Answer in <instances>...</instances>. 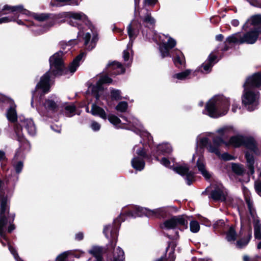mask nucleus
<instances>
[{"instance_id":"nucleus-1","label":"nucleus","mask_w":261,"mask_h":261,"mask_svg":"<svg viewBox=\"0 0 261 261\" xmlns=\"http://www.w3.org/2000/svg\"><path fill=\"white\" fill-rule=\"evenodd\" d=\"M168 213L166 207H160L152 210L147 208L139 207L137 205H131L122 209V212L119 217L114 221V225H107L104 227L103 233L108 239H112L110 242V247L114 249L113 261H123L124 259V252L119 247L116 249L114 247L116 244L118 236V227L121 222L125 221L124 217L136 218L145 215L148 217H155L157 218L165 217Z\"/></svg>"},{"instance_id":"nucleus-2","label":"nucleus","mask_w":261,"mask_h":261,"mask_svg":"<svg viewBox=\"0 0 261 261\" xmlns=\"http://www.w3.org/2000/svg\"><path fill=\"white\" fill-rule=\"evenodd\" d=\"M63 52L59 51L55 54L49 58L50 69L46 72L40 79V82L37 84L35 90L32 92L31 106L33 107V100L37 92L40 90L41 94L48 93L50 89V74L55 76L61 75L63 72L64 65L63 62Z\"/></svg>"},{"instance_id":"nucleus-3","label":"nucleus","mask_w":261,"mask_h":261,"mask_svg":"<svg viewBox=\"0 0 261 261\" xmlns=\"http://www.w3.org/2000/svg\"><path fill=\"white\" fill-rule=\"evenodd\" d=\"M243 87L242 103L249 111H253L257 109L259 103V92L255 88H261V73H255L248 77Z\"/></svg>"},{"instance_id":"nucleus-4","label":"nucleus","mask_w":261,"mask_h":261,"mask_svg":"<svg viewBox=\"0 0 261 261\" xmlns=\"http://www.w3.org/2000/svg\"><path fill=\"white\" fill-rule=\"evenodd\" d=\"M153 40L159 45V50L162 58L172 57L175 65L178 68L185 67L186 62L183 54L179 50H174L172 55L169 51L176 44L175 39L168 35L163 34H155Z\"/></svg>"},{"instance_id":"nucleus-5","label":"nucleus","mask_w":261,"mask_h":261,"mask_svg":"<svg viewBox=\"0 0 261 261\" xmlns=\"http://www.w3.org/2000/svg\"><path fill=\"white\" fill-rule=\"evenodd\" d=\"M67 16L69 19V24L79 28L78 37L83 39L85 48L89 51L92 50L96 46V43L98 40L97 33L93 32L92 28L93 27H91L90 28V32L92 33L91 38V33L89 32H85L83 29L80 27L79 23L77 22V21H82L85 23L88 22L87 16L82 12H68Z\"/></svg>"},{"instance_id":"nucleus-6","label":"nucleus","mask_w":261,"mask_h":261,"mask_svg":"<svg viewBox=\"0 0 261 261\" xmlns=\"http://www.w3.org/2000/svg\"><path fill=\"white\" fill-rule=\"evenodd\" d=\"M7 197H3L0 198L1 215H0V236L8 242L6 236V226L9 221L13 222L15 215L9 214V206L8 204ZM8 248L10 252L13 255L16 261H23L18 255L16 251L9 243Z\"/></svg>"},{"instance_id":"nucleus-7","label":"nucleus","mask_w":261,"mask_h":261,"mask_svg":"<svg viewBox=\"0 0 261 261\" xmlns=\"http://www.w3.org/2000/svg\"><path fill=\"white\" fill-rule=\"evenodd\" d=\"M230 104L229 98L223 95H216L207 102L203 113L212 118H217L227 113Z\"/></svg>"},{"instance_id":"nucleus-8","label":"nucleus","mask_w":261,"mask_h":261,"mask_svg":"<svg viewBox=\"0 0 261 261\" xmlns=\"http://www.w3.org/2000/svg\"><path fill=\"white\" fill-rule=\"evenodd\" d=\"M131 119L133 120V123H135L137 126L135 128L132 129V130L139 134L140 138L139 143L134 146L133 151L138 156L142 158H148L147 153V145L146 140L149 142L152 140V137L148 132L144 129L142 125L137 119L132 118ZM133 125H134V124H133Z\"/></svg>"},{"instance_id":"nucleus-9","label":"nucleus","mask_w":261,"mask_h":261,"mask_svg":"<svg viewBox=\"0 0 261 261\" xmlns=\"http://www.w3.org/2000/svg\"><path fill=\"white\" fill-rule=\"evenodd\" d=\"M141 27V23L136 20H133L127 27V32L129 38V41L126 49L123 52V59L124 64L126 67H129L133 61L132 46L134 40L136 38L140 32Z\"/></svg>"},{"instance_id":"nucleus-10","label":"nucleus","mask_w":261,"mask_h":261,"mask_svg":"<svg viewBox=\"0 0 261 261\" xmlns=\"http://www.w3.org/2000/svg\"><path fill=\"white\" fill-rule=\"evenodd\" d=\"M259 35H261V29L255 28L243 35L239 33L233 34L226 38L225 43L253 44L255 43Z\"/></svg>"},{"instance_id":"nucleus-11","label":"nucleus","mask_w":261,"mask_h":261,"mask_svg":"<svg viewBox=\"0 0 261 261\" xmlns=\"http://www.w3.org/2000/svg\"><path fill=\"white\" fill-rule=\"evenodd\" d=\"M3 14H12L0 18V24L15 21L20 14L29 15L31 12L23 8L22 5L11 6L5 5L2 9Z\"/></svg>"},{"instance_id":"nucleus-12","label":"nucleus","mask_w":261,"mask_h":261,"mask_svg":"<svg viewBox=\"0 0 261 261\" xmlns=\"http://www.w3.org/2000/svg\"><path fill=\"white\" fill-rule=\"evenodd\" d=\"M229 144L234 147L245 145L255 154H259L260 151L256 146L255 141L251 138H246L242 135H236L230 138Z\"/></svg>"},{"instance_id":"nucleus-13","label":"nucleus","mask_w":261,"mask_h":261,"mask_svg":"<svg viewBox=\"0 0 261 261\" xmlns=\"http://www.w3.org/2000/svg\"><path fill=\"white\" fill-rule=\"evenodd\" d=\"M187 217L185 215L174 216L166 220L161 227L163 229H170L178 227L179 229H184L188 227V222Z\"/></svg>"},{"instance_id":"nucleus-14","label":"nucleus","mask_w":261,"mask_h":261,"mask_svg":"<svg viewBox=\"0 0 261 261\" xmlns=\"http://www.w3.org/2000/svg\"><path fill=\"white\" fill-rule=\"evenodd\" d=\"M42 105L44 111H42L39 108H38L37 110L41 116H45L46 113H53L57 111L61 105V101L59 97L55 95H53L45 99Z\"/></svg>"},{"instance_id":"nucleus-15","label":"nucleus","mask_w":261,"mask_h":261,"mask_svg":"<svg viewBox=\"0 0 261 261\" xmlns=\"http://www.w3.org/2000/svg\"><path fill=\"white\" fill-rule=\"evenodd\" d=\"M112 82L111 78L109 77L108 75L105 74L100 76V79L97 82L96 85H91L89 86L87 92L94 95L97 100V103L100 105L98 102L99 98V93H100L103 90V84H110Z\"/></svg>"},{"instance_id":"nucleus-16","label":"nucleus","mask_w":261,"mask_h":261,"mask_svg":"<svg viewBox=\"0 0 261 261\" xmlns=\"http://www.w3.org/2000/svg\"><path fill=\"white\" fill-rule=\"evenodd\" d=\"M125 122L121 123L120 119L116 116L110 114L107 116L109 122L114 125L116 128H124L125 129H131L135 128L137 126L135 123L133 125V120L132 118H134L133 116L126 117L124 116H120Z\"/></svg>"},{"instance_id":"nucleus-17","label":"nucleus","mask_w":261,"mask_h":261,"mask_svg":"<svg viewBox=\"0 0 261 261\" xmlns=\"http://www.w3.org/2000/svg\"><path fill=\"white\" fill-rule=\"evenodd\" d=\"M4 102L8 106L6 116L8 120L11 123L16 122L18 118L16 105L14 101L10 98L6 97Z\"/></svg>"},{"instance_id":"nucleus-18","label":"nucleus","mask_w":261,"mask_h":261,"mask_svg":"<svg viewBox=\"0 0 261 261\" xmlns=\"http://www.w3.org/2000/svg\"><path fill=\"white\" fill-rule=\"evenodd\" d=\"M173 170L180 175L185 176V180L188 185H191L194 180V173L189 171L188 165H180L173 168Z\"/></svg>"},{"instance_id":"nucleus-19","label":"nucleus","mask_w":261,"mask_h":261,"mask_svg":"<svg viewBox=\"0 0 261 261\" xmlns=\"http://www.w3.org/2000/svg\"><path fill=\"white\" fill-rule=\"evenodd\" d=\"M172 151V146L167 143H164L159 144L153 150L151 153L156 160L159 161L158 156L160 155H166L170 153Z\"/></svg>"},{"instance_id":"nucleus-20","label":"nucleus","mask_w":261,"mask_h":261,"mask_svg":"<svg viewBox=\"0 0 261 261\" xmlns=\"http://www.w3.org/2000/svg\"><path fill=\"white\" fill-rule=\"evenodd\" d=\"M226 189L222 185H220L213 187L210 197L214 200L224 201L226 199Z\"/></svg>"},{"instance_id":"nucleus-21","label":"nucleus","mask_w":261,"mask_h":261,"mask_svg":"<svg viewBox=\"0 0 261 261\" xmlns=\"http://www.w3.org/2000/svg\"><path fill=\"white\" fill-rule=\"evenodd\" d=\"M125 72V69L122 65L116 61L109 62L106 68V73H109L110 75H117L123 73Z\"/></svg>"},{"instance_id":"nucleus-22","label":"nucleus","mask_w":261,"mask_h":261,"mask_svg":"<svg viewBox=\"0 0 261 261\" xmlns=\"http://www.w3.org/2000/svg\"><path fill=\"white\" fill-rule=\"evenodd\" d=\"M245 200L250 215V218H249V219L250 220L252 219L253 221L254 230H261V223L257 219L252 201L249 198L247 197H246Z\"/></svg>"},{"instance_id":"nucleus-23","label":"nucleus","mask_w":261,"mask_h":261,"mask_svg":"<svg viewBox=\"0 0 261 261\" xmlns=\"http://www.w3.org/2000/svg\"><path fill=\"white\" fill-rule=\"evenodd\" d=\"M20 125L25 129L29 135L34 136L36 134V127L34 121L32 119L23 118L20 117Z\"/></svg>"},{"instance_id":"nucleus-24","label":"nucleus","mask_w":261,"mask_h":261,"mask_svg":"<svg viewBox=\"0 0 261 261\" xmlns=\"http://www.w3.org/2000/svg\"><path fill=\"white\" fill-rule=\"evenodd\" d=\"M224 140L219 137H215L213 139V143H210L207 146V149L208 152L215 153L217 156L220 155V151L219 150V147L222 144L224 143Z\"/></svg>"},{"instance_id":"nucleus-25","label":"nucleus","mask_w":261,"mask_h":261,"mask_svg":"<svg viewBox=\"0 0 261 261\" xmlns=\"http://www.w3.org/2000/svg\"><path fill=\"white\" fill-rule=\"evenodd\" d=\"M217 56L210 54L207 59L202 64L201 67L199 68V70L202 73L207 74L211 71L212 67L217 62L216 60Z\"/></svg>"},{"instance_id":"nucleus-26","label":"nucleus","mask_w":261,"mask_h":261,"mask_svg":"<svg viewBox=\"0 0 261 261\" xmlns=\"http://www.w3.org/2000/svg\"><path fill=\"white\" fill-rule=\"evenodd\" d=\"M85 55V53L83 52L79 55L69 64L66 72H69L71 74H73L79 67L81 61Z\"/></svg>"},{"instance_id":"nucleus-27","label":"nucleus","mask_w":261,"mask_h":261,"mask_svg":"<svg viewBox=\"0 0 261 261\" xmlns=\"http://www.w3.org/2000/svg\"><path fill=\"white\" fill-rule=\"evenodd\" d=\"M15 131L17 136V140L21 143L20 148L22 149L30 150L31 146L29 142L23 138V135L21 130H19L18 126H16Z\"/></svg>"},{"instance_id":"nucleus-28","label":"nucleus","mask_w":261,"mask_h":261,"mask_svg":"<svg viewBox=\"0 0 261 261\" xmlns=\"http://www.w3.org/2000/svg\"><path fill=\"white\" fill-rule=\"evenodd\" d=\"M197 167L199 171L202 176L206 179H209L211 177V174L206 170L205 163L202 158H199L197 161Z\"/></svg>"},{"instance_id":"nucleus-29","label":"nucleus","mask_w":261,"mask_h":261,"mask_svg":"<svg viewBox=\"0 0 261 261\" xmlns=\"http://www.w3.org/2000/svg\"><path fill=\"white\" fill-rule=\"evenodd\" d=\"M144 158L140 156H134L131 161V165L133 168L137 171H142L144 168L145 165L143 159Z\"/></svg>"},{"instance_id":"nucleus-30","label":"nucleus","mask_w":261,"mask_h":261,"mask_svg":"<svg viewBox=\"0 0 261 261\" xmlns=\"http://www.w3.org/2000/svg\"><path fill=\"white\" fill-rule=\"evenodd\" d=\"M90 113L93 115L98 116L102 119L106 120L107 118V115L104 109L99 107L96 104L93 103L92 105Z\"/></svg>"},{"instance_id":"nucleus-31","label":"nucleus","mask_w":261,"mask_h":261,"mask_svg":"<svg viewBox=\"0 0 261 261\" xmlns=\"http://www.w3.org/2000/svg\"><path fill=\"white\" fill-rule=\"evenodd\" d=\"M245 159L246 160L247 166L248 169V173L252 175L254 173V156L249 151H246L245 153Z\"/></svg>"},{"instance_id":"nucleus-32","label":"nucleus","mask_w":261,"mask_h":261,"mask_svg":"<svg viewBox=\"0 0 261 261\" xmlns=\"http://www.w3.org/2000/svg\"><path fill=\"white\" fill-rule=\"evenodd\" d=\"M192 72V70L190 69H187L184 71L181 72H179L177 73H175L173 74L172 76L173 80H174V82L175 83H177V81H175V80L178 81H184L187 79H190L189 76Z\"/></svg>"},{"instance_id":"nucleus-33","label":"nucleus","mask_w":261,"mask_h":261,"mask_svg":"<svg viewBox=\"0 0 261 261\" xmlns=\"http://www.w3.org/2000/svg\"><path fill=\"white\" fill-rule=\"evenodd\" d=\"M52 5L56 6H64L70 5L72 6L79 5L78 0H52Z\"/></svg>"},{"instance_id":"nucleus-34","label":"nucleus","mask_w":261,"mask_h":261,"mask_svg":"<svg viewBox=\"0 0 261 261\" xmlns=\"http://www.w3.org/2000/svg\"><path fill=\"white\" fill-rule=\"evenodd\" d=\"M250 23L254 26H257L261 24V15H256L252 16L248 19L246 22L243 26V29L246 30L249 28L248 24Z\"/></svg>"},{"instance_id":"nucleus-35","label":"nucleus","mask_w":261,"mask_h":261,"mask_svg":"<svg viewBox=\"0 0 261 261\" xmlns=\"http://www.w3.org/2000/svg\"><path fill=\"white\" fill-rule=\"evenodd\" d=\"M217 132L221 136L223 139L226 138L227 137L234 133L233 127L230 126H226L218 129Z\"/></svg>"},{"instance_id":"nucleus-36","label":"nucleus","mask_w":261,"mask_h":261,"mask_svg":"<svg viewBox=\"0 0 261 261\" xmlns=\"http://www.w3.org/2000/svg\"><path fill=\"white\" fill-rule=\"evenodd\" d=\"M53 24L54 23L52 22L49 21L47 22V25L45 27H32L31 30L35 35H40L45 32L50 27L53 26Z\"/></svg>"},{"instance_id":"nucleus-37","label":"nucleus","mask_w":261,"mask_h":261,"mask_svg":"<svg viewBox=\"0 0 261 261\" xmlns=\"http://www.w3.org/2000/svg\"><path fill=\"white\" fill-rule=\"evenodd\" d=\"M209 139L205 137H202L201 135H199L197 136L196 138V148L199 147L200 148H203L205 147H206L208 145Z\"/></svg>"},{"instance_id":"nucleus-38","label":"nucleus","mask_w":261,"mask_h":261,"mask_svg":"<svg viewBox=\"0 0 261 261\" xmlns=\"http://www.w3.org/2000/svg\"><path fill=\"white\" fill-rule=\"evenodd\" d=\"M232 171L238 175H243L245 172V169L242 165L236 163L231 164Z\"/></svg>"},{"instance_id":"nucleus-39","label":"nucleus","mask_w":261,"mask_h":261,"mask_svg":"<svg viewBox=\"0 0 261 261\" xmlns=\"http://www.w3.org/2000/svg\"><path fill=\"white\" fill-rule=\"evenodd\" d=\"M143 23L147 25H153L155 23V20L153 17L151 16V13L147 12L146 15L143 17H140Z\"/></svg>"},{"instance_id":"nucleus-40","label":"nucleus","mask_w":261,"mask_h":261,"mask_svg":"<svg viewBox=\"0 0 261 261\" xmlns=\"http://www.w3.org/2000/svg\"><path fill=\"white\" fill-rule=\"evenodd\" d=\"M89 252L93 255L96 258V261H102L101 256V249L99 247H94L89 251Z\"/></svg>"},{"instance_id":"nucleus-41","label":"nucleus","mask_w":261,"mask_h":261,"mask_svg":"<svg viewBox=\"0 0 261 261\" xmlns=\"http://www.w3.org/2000/svg\"><path fill=\"white\" fill-rule=\"evenodd\" d=\"M226 239L229 242H234L236 240L237 234L232 227H230L226 233Z\"/></svg>"},{"instance_id":"nucleus-42","label":"nucleus","mask_w":261,"mask_h":261,"mask_svg":"<svg viewBox=\"0 0 261 261\" xmlns=\"http://www.w3.org/2000/svg\"><path fill=\"white\" fill-rule=\"evenodd\" d=\"M75 107L73 105H69L65 107L64 114L66 117H71L75 114Z\"/></svg>"},{"instance_id":"nucleus-43","label":"nucleus","mask_w":261,"mask_h":261,"mask_svg":"<svg viewBox=\"0 0 261 261\" xmlns=\"http://www.w3.org/2000/svg\"><path fill=\"white\" fill-rule=\"evenodd\" d=\"M128 108V103L126 101L120 102L116 107V110L120 112H125Z\"/></svg>"},{"instance_id":"nucleus-44","label":"nucleus","mask_w":261,"mask_h":261,"mask_svg":"<svg viewBox=\"0 0 261 261\" xmlns=\"http://www.w3.org/2000/svg\"><path fill=\"white\" fill-rule=\"evenodd\" d=\"M190 228L191 232L196 233L199 230L200 226L196 221H192L190 223Z\"/></svg>"},{"instance_id":"nucleus-45","label":"nucleus","mask_w":261,"mask_h":261,"mask_svg":"<svg viewBox=\"0 0 261 261\" xmlns=\"http://www.w3.org/2000/svg\"><path fill=\"white\" fill-rule=\"evenodd\" d=\"M250 238L251 236H250L249 238H243L238 241L237 242V247L239 248H243L246 246L249 243Z\"/></svg>"},{"instance_id":"nucleus-46","label":"nucleus","mask_w":261,"mask_h":261,"mask_svg":"<svg viewBox=\"0 0 261 261\" xmlns=\"http://www.w3.org/2000/svg\"><path fill=\"white\" fill-rule=\"evenodd\" d=\"M111 95L112 98L115 100H119L121 99V91L119 90L112 89L111 90Z\"/></svg>"},{"instance_id":"nucleus-47","label":"nucleus","mask_w":261,"mask_h":261,"mask_svg":"<svg viewBox=\"0 0 261 261\" xmlns=\"http://www.w3.org/2000/svg\"><path fill=\"white\" fill-rule=\"evenodd\" d=\"M34 18L38 21H43L47 19L48 17V14L41 13V14H36L34 13L33 14Z\"/></svg>"},{"instance_id":"nucleus-48","label":"nucleus","mask_w":261,"mask_h":261,"mask_svg":"<svg viewBox=\"0 0 261 261\" xmlns=\"http://www.w3.org/2000/svg\"><path fill=\"white\" fill-rule=\"evenodd\" d=\"M175 259V256L174 255V253L173 251H172L169 253L168 257L167 259H166L164 257H161L160 259L156 260L155 261H174Z\"/></svg>"},{"instance_id":"nucleus-49","label":"nucleus","mask_w":261,"mask_h":261,"mask_svg":"<svg viewBox=\"0 0 261 261\" xmlns=\"http://www.w3.org/2000/svg\"><path fill=\"white\" fill-rule=\"evenodd\" d=\"M225 226V224L223 220H219L214 224V228L218 230H220L221 228H223Z\"/></svg>"},{"instance_id":"nucleus-50","label":"nucleus","mask_w":261,"mask_h":261,"mask_svg":"<svg viewBox=\"0 0 261 261\" xmlns=\"http://www.w3.org/2000/svg\"><path fill=\"white\" fill-rule=\"evenodd\" d=\"M224 161H230L234 159V158L227 152H225L223 154L220 153L219 156Z\"/></svg>"},{"instance_id":"nucleus-51","label":"nucleus","mask_w":261,"mask_h":261,"mask_svg":"<svg viewBox=\"0 0 261 261\" xmlns=\"http://www.w3.org/2000/svg\"><path fill=\"white\" fill-rule=\"evenodd\" d=\"M23 166V164L22 162L19 161L15 165L14 168L17 173L19 174L22 171V168Z\"/></svg>"},{"instance_id":"nucleus-52","label":"nucleus","mask_w":261,"mask_h":261,"mask_svg":"<svg viewBox=\"0 0 261 261\" xmlns=\"http://www.w3.org/2000/svg\"><path fill=\"white\" fill-rule=\"evenodd\" d=\"M91 128L93 131H98L100 128V124L96 121H92L91 124Z\"/></svg>"},{"instance_id":"nucleus-53","label":"nucleus","mask_w":261,"mask_h":261,"mask_svg":"<svg viewBox=\"0 0 261 261\" xmlns=\"http://www.w3.org/2000/svg\"><path fill=\"white\" fill-rule=\"evenodd\" d=\"M160 163L162 165H164V166H165L166 167H168L169 168H172V166H170V162L169 161L168 159H167L166 158H163L160 160Z\"/></svg>"},{"instance_id":"nucleus-54","label":"nucleus","mask_w":261,"mask_h":261,"mask_svg":"<svg viewBox=\"0 0 261 261\" xmlns=\"http://www.w3.org/2000/svg\"><path fill=\"white\" fill-rule=\"evenodd\" d=\"M68 254V252H64L61 253L57 257V261H66Z\"/></svg>"},{"instance_id":"nucleus-55","label":"nucleus","mask_w":261,"mask_h":261,"mask_svg":"<svg viewBox=\"0 0 261 261\" xmlns=\"http://www.w3.org/2000/svg\"><path fill=\"white\" fill-rule=\"evenodd\" d=\"M254 188L257 193L261 196V181H255Z\"/></svg>"},{"instance_id":"nucleus-56","label":"nucleus","mask_w":261,"mask_h":261,"mask_svg":"<svg viewBox=\"0 0 261 261\" xmlns=\"http://www.w3.org/2000/svg\"><path fill=\"white\" fill-rule=\"evenodd\" d=\"M18 176H17L15 177L14 178L12 181H11V179L7 180L6 184L8 185L12 186L13 187V188H14L15 186V184L17 182V181H18Z\"/></svg>"},{"instance_id":"nucleus-57","label":"nucleus","mask_w":261,"mask_h":261,"mask_svg":"<svg viewBox=\"0 0 261 261\" xmlns=\"http://www.w3.org/2000/svg\"><path fill=\"white\" fill-rule=\"evenodd\" d=\"M157 2L158 0H144L143 4L144 6H154Z\"/></svg>"},{"instance_id":"nucleus-58","label":"nucleus","mask_w":261,"mask_h":261,"mask_svg":"<svg viewBox=\"0 0 261 261\" xmlns=\"http://www.w3.org/2000/svg\"><path fill=\"white\" fill-rule=\"evenodd\" d=\"M238 108H240V107H239V104L235 100H233V102L232 104L231 111L233 113H236Z\"/></svg>"},{"instance_id":"nucleus-59","label":"nucleus","mask_w":261,"mask_h":261,"mask_svg":"<svg viewBox=\"0 0 261 261\" xmlns=\"http://www.w3.org/2000/svg\"><path fill=\"white\" fill-rule=\"evenodd\" d=\"M83 238H84V234L82 232H81L76 233L75 236V240H76L77 241H81V240H83Z\"/></svg>"},{"instance_id":"nucleus-60","label":"nucleus","mask_w":261,"mask_h":261,"mask_svg":"<svg viewBox=\"0 0 261 261\" xmlns=\"http://www.w3.org/2000/svg\"><path fill=\"white\" fill-rule=\"evenodd\" d=\"M254 236L256 239H261V230H254Z\"/></svg>"},{"instance_id":"nucleus-61","label":"nucleus","mask_w":261,"mask_h":261,"mask_svg":"<svg viewBox=\"0 0 261 261\" xmlns=\"http://www.w3.org/2000/svg\"><path fill=\"white\" fill-rule=\"evenodd\" d=\"M8 223H9L10 225L8 229V232L10 233L15 229V226L11 221H9Z\"/></svg>"},{"instance_id":"nucleus-62","label":"nucleus","mask_w":261,"mask_h":261,"mask_svg":"<svg viewBox=\"0 0 261 261\" xmlns=\"http://www.w3.org/2000/svg\"><path fill=\"white\" fill-rule=\"evenodd\" d=\"M243 260L244 261H258L257 258L252 259L251 260H250V258L247 255H244L243 257Z\"/></svg>"},{"instance_id":"nucleus-63","label":"nucleus","mask_w":261,"mask_h":261,"mask_svg":"<svg viewBox=\"0 0 261 261\" xmlns=\"http://www.w3.org/2000/svg\"><path fill=\"white\" fill-rule=\"evenodd\" d=\"M231 24L234 27H237L239 24V21L238 19H233L231 21Z\"/></svg>"},{"instance_id":"nucleus-64","label":"nucleus","mask_w":261,"mask_h":261,"mask_svg":"<svg viewBox=\"0 0 261 261\" xmlns=\"http://www.w3.org/2000/svg\"><path fill=\"white\" fill-rule=\"evenodd\" d=\"M5 159V153L4 151L0 150V161Z\"/></svg>"}]
</instances>
